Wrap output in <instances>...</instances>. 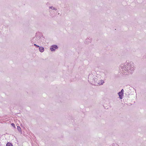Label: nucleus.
Returning <instances> with one entry per match:
<instances>
[{
	"mask_svg": "<svg viewBox=\"0 0 146 146\" xmlns=\"http://www.w3.org/2000/svg\"><path fill=\"white\" fill-rule=\"evenodd\" d=\"M100 78L97 76H95L92 74H90L88 76V81L91 84L96 85L103 84L104 82L103 80H100Z\"/></svg>",
	"mask_w": 146,
	"mask_h": 146,
	"instance_id": "1",
	"label": "nucleus"
},
{
	"mask_svg": "<svg viewBox=\"0 0 146 146\" xmlns=\"http://www.w3.org/2000/svg\"><path fill=\"white\" fill-rule=\"evenodd\" d=\"M128 62H125L122 64L119 67L120 70L122 69V73L123 74L126 75L128 73Z\"/></svg>",
	"mask_w": 146,
	"mask_h": 146,
	"instance_id": "2",
	"label": "nucleus"
},
{
	"mask_svg": "<svg viewBox=\"0 0 146 146\" xmlns=\"http://www.w3.org/2000/svg\"><path fill=\"white\" fill-rule=\"evenodd\" d=\"M135 67L133 62H130L128 63V74H132L134 72Z\"/></svg>",
	"mask_w": 146,
	"mask_h": 146,
	"instance_id": "3",
	"label": "nucleus"
},
{
	"mask_svg": "<svg viewBox=\"0 0 146 146\" xmlns=\"http://www.w3.org/2000/svg\"><path fill=\"white\" fill-rule=\"evenodd\" d=\"M39 37L37 36H35L31 40V42L32 44L34 43H37L38 42V40L39 39Z\"/></svg>",
	"mask_w": 146,
	"mask_h": 146,
	"instance_id": "4",
	"label": "nucleus"
},
{
	"mask_svg": "<svg viewBox=\"0 0 146 146\" xmlns=\"http://www.w3.org/2000/svg\"><path fill=\"white\" fill-rule=\"evenodd\" d=\"M124 90L122 89L121 91L118 93V94L119 96V98L120 99H122L123 96Z\"/></svg>",
	"mask_w": 146,
	"mask_h": 146,
	"instance_id": "5",
	"label": "nucleus"
},
{
	"mask_svg": "<svg viewBox=\"0 0 146 146\" xmlns=\"http://www.w3.org/2000/svg\"><path fill=\"white\" fill-rule=\"evenodd\" d=\"M58 47L57 45H52V46L50 48V50L52 51H54L55 50V49H57Z\"/></svg>",
	"mask_w": 146,
	"mask_h": 146,
	"instance_id": "6",
	"label": "nucleus"
},
{
	"mask_svg": "<svg viewBox=\"0 0 146 146\" xmlns=\"http://www.w3.org/2000/svg\"><path fill=\"white\" fill-rule=\"evenodd\" d=\"M91 38L89 37L87 38L86 40H85V42L86 44H88L91 42Z\"/></svg>",
	"mask_w": 146,
	"mask_h": 146,
	"instance_id": "7",
	"label": "nucleus"
},
{
	"mask_svg": "<svg viewBox=\"0 0 146 146\" xmlns=\"http://www.w3.org/2000/svg\"><path fill=\"white\" fill-rule=\"evenodd\" d=\"M39 51L41 52H43L44 50V48L42 47H39Z\"/></svg>",
	"mask_w": 146,
	"mask_h": 146,
	"instance_id": "8",
	"label": "nucleus"
},
{
	"mask_svg": "<svg viewBox=\"0 0 146 146\" xmlns=\"http://www.w3.org/2000/svg\"><path fill=\"white\" fill-rule=\"evenodd\" d=\"M49 8L50 9H51L52 10H55V11L57 10V9L56 8L52 6L49 7Z\"/></svg>",
	"mask_w": 146,
	"mask_h": 146,
	"instance_id": "9",
	"label": "nucleus"
},
{
	"mask_svg": "<svg viewBox=\"0 0 146 146\" xmlns=\"http://www.w3.org/2000/svg\"><path fill=\"white\" fill-rule=\"evenodd\" d=\"M17 129L18 130L19 132H21V128L19 126H17Z\"/></svg>",
	"mask_w": 146,
	"mask_h": 146,
	"instance_id": "10",
	"label": "nucleus"
},
{
	"mask_svg": "<svg viewBox=\"0 0 146 146\" xmlns=\"http://www.w3.org/2000/svg\"><path fill=\"white\" fill-rule=\"evenodd\" d=\"M6 146H13V145L11 143H8L7 144Z\"/></svg>",
	"mask_w": 146,
	"mask_h": 146,
	"instance_id": "11",
	"label": "nucleus"
},
{
	"mask_svg": "<svg viewBox=\"0 0 146 146\" xmlns=\"http://www.w3.org/2000/svg\"><path fill=\"white\" fill-rule=\"evenodd\" d=\"M57 13H58V14L59 15V13H58V11H56L55 13V15L54 16H52V17H54V16H55L56 15V14H57Z\"/></svg>",
	"mask_w": 146,
	"mask_h": 146,
	"instance_id": "12",
	"label": "nucleus"
},
{
	"mask_svg": "<svg viewBox=\"0 0 146 146\" xmlns=\"http://www.w3.org/2000/svg\"><path fill=\"white\" fill-rule=\"evenodd\" d=\"M57 13H58V14L59 15V13H58V11H56L55 13V15L54 16H52V17H54V16H55L56 15V14H57Z\"/></svg>",
	"mask_w": 146,
	"mask_h": 146,
	"instance_id": "13",
	"label": "nucleus"
},
{
	"mask_svg": "<svg viewBox=\"0 0 146 146\" xmlns=\"http://www.w3.org/2000/svg\"><path fill=\"white\" fill-rule=\"evenodd\" d=\"M34 45L37 48H38V47H39V46L36 45V44H34Z\"/></svg>",
	"mask_w": 146,
	"mask_h": 146,
	"instance_id": "14",
	"label": "nucleus"
},
{
	"mask_svg": "<svg viewBox=\"0 0 146 146\" xmlns=\"http://www.w3.org/2000/svg\"><path fill=\"white\" fill-rule=\"evenodd\" d=\"M11 125H12V126L13 127H15V125L14 123H12L11 124Z\"/></svg>",
	"mask_w": 146,
	"mask_h": 146,
	"instance_id": "15",
	"label": "nucleus"
},
{
	"mask_svg": "<svg viewBox=\"0 0 146 146\" xmlns=\"http://www.w3.org/2000/svg\"><path fill=\"white\" fill-rule=\"evenodd\" d=\"M52 12V11H50V14H51V13H51V12Z\"/></svg>",
	"mask_w": 146,
	"mask_h": 146,
	"instance_id": "16",
	"label": "nucleus"
}]
</instances>
